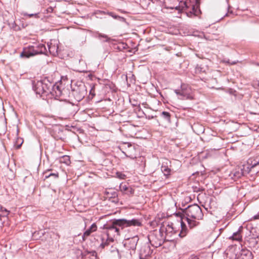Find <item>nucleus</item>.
Returning a JSON list of instances; mask_svg holds the SVG:
<instances>
[{
    "mask_svg": "<svg viewBox=\"0 0 259 259\" xmlns=\"http://www.w3.org/2000/svg\"><path fill=\"white\" fill-rule=\"evenodd\" d=\"M183 215L186 218H191L193 219L199 220L202 219L203 214L200 207L196 204L188 206L184 211Z\"/></svg>",
    "mask_w": 259,
    "mask_h": 259,
    "instance_id": "4",
    "label": "nucleus"
},
{
    "mask_svg": "<svg viewBox=\"0 0 259 259\" xmlns=\"http://www.w3.org/2000/svg\"><path fill=\"white\" fill-rule=\"evenodd\" d=\"M97 229V226L95 223H93L90 227L88 229L83 233L82 238L83 241H85L92 232L96 231Z\"/></svg>",
    "mask_w": 259,
    "mask_h": 259,
    "instance_id": "12",
    "label": "nucleus"
},
{
    "mask_svg": "<svg viewBox=\"0 0 259 259\" xmlns=\"http://www.w3.org/2000/svg\"><path fill=\"white\" fill-rule=\"evenodd\" d=\"M90 94L92 95V98H93L96 95L95 91V87L93 86L91 87V89L90 91Z\"/></svg>",
    "mask_w": 259,
    "mask_h": 259,
    "instance_id": "32",
    "label": "nucleus"
},
{
    "mask_svg": "<svg viewBox=\"0 0 259 259\" xmlns=\"http://www.w3.org/2000/svg\"><path fill=\"white\" fill-rule=\"evenodd\" d=\"M109 200L114 203H117L119 201L118 196H116Z\"/></svg>",
    "mask_w": 259,
    "mask_h": 259,
    "instance_id": "36",
    "label": "nucleus"
},
{
    "mask_svg": "<svg viewBox=\"0 0 259 259\" xmlns=\"http://www.w3.org/2000/svg\"><path fill=\"white\" fill-rule=\"evenodd\" d=\"M72 94L76 101H80L87 95V88L84 83H80L72 89Z\"/></svg>",
    "mask_w": 259,
    "mask_h": 259,
    "instance_id": "5",
    "label": "nucleus"
},
{
    "mask_svg": "<svg viewBox=\"0 0 259 259\" xmlns=\"http://www.w3.org/2000/svg\"><path fill=\"white\" fill-rule=\"evenodd\" d=\"M183 219H185V220L187 222L189 227L192 229L194 227L197 226L199 224V222L197 221L195 219H193L191 218H183Z\"/></svg>",
    "mask_w": 259,
    "mask_h": 259,
    "instance_id": "20",
    "label": "nucleus"
},
{
    "mask_svg": "<svg viewBox=\"0 0 259 259\" xmlns=\"http://www.w3.org/2000/svg\"><path fill=\"white\" fill-rule=\"evenodd\" d=\"M51 169H48L45 171L43 173V175L44 176V179L46 180L51 177H53L54 179H57L59 177L58 173H52L50 172V171H51Z\"/></svg>",
    "mask_w": 259,
    "mask_h": 259,
    "instance_id": "21",
    "label": "nucleus"
},
{
    "mask_svg": "<svg viewBox=\"0 0 259 259\" xmlns=\"http://www.w3.org/2000/svg\"><path fill=\"white\" fill-rule=\"evenodd\" d=\"M117 19L121 22H124L125 21V19L124 18L119 16H118V18Z\"/></svg>",
    "mask_w": 259,
    "mask_h": 259,
    "instance_id": "37",
    "label": "nucleus"
},
{
    "mask_svg": "<svg viewBox=\"0 0 259 259\" xmlns=\"http://www.w3.org/2000/svg\"><path fill=\"white\" fill-rule=\"evenodd\" d=\"M117 225L121 227V230L125 227L131 226H141L142 223L138 219H133L132 220H126L124 219H118L116 221Z\"/></svg>",
    "mask_w": 259,
    "mask_h": 259,
    "instance_id": "6",
    "label": "nucleus"
},
{
    "mask_svg": "<svg viewBox=\"0 0 259 259\" xmlns=\"http://www.w3.org/2000/svg\"><path fill=\"white\" fill-rule=\"evenodd\" d=\"M199 1L200 0H194L193 3L191 1L181 2L179 7H181L182 10H187L186 13L188 17L197 16L200 13Z\"/></svg>",
    "mask_w": 259,
    "mask_h": 259,
    "instance_id": "2",
    "label": "nucleus"
},
{
    "mask_svg": "<svg viewBox=\"0 0 259 259\" xmlns=\"http://www.w3.org/2000/svg\"><path fill=\"white\" fill-rule=\"evenodd\" d=\"M248 163L251 165V168H253L259 164V156L249 159Z\"/></svg>",
    "mask_w": 259,
    "mask_h": 259,
    "instance_id": "24",
    "label": "nucleus"
},
{
    "mask_svg": "<svg viewBox=\"0 0 259 259\" xmlns=\"http://www.w3.org/2000/svg\"><path fill=\"white\" fill-rule=\"evenodd\" d=\"M116 175L117 177L120 179H125L126 177V176L124 174H122L121 172H118L116 173Z\"/></svg>",
    "mask_w": 259,
    "mask_h": 259,
    "instance_id": "33",
    "label": "nucleus"
},
{
    "mask_svg": "<svg viewBox=\"0 0 259 259\" xmlns=\"http://www.w3.org/2000/svg\"><path fill=\"white\" fill-rule=\"evenodd\" d=\"M118 15H115L114 14H113V15L112 16V17H113L115 19H117L118 18Z\"/></svg>",
    "mask_w": 259,
    "mask_h": 259,
    "instance_id": "42",
    "label": "nucleus"
},
{
    "mask_svg": "<svg viewBox=\"0 0 259 259\" xmlns=\"http://www.w3.org/2000/svg\"><path fill=\"white\" fill-rule=\"evenodd\" d=\"M236 64V62H235L231 63V64Z\"/></svg>",
    "mask_w": 259,
    "mask_h": 259,
    "instance_id": "48",
    "label": "nucleus"
},
{
    "mask_svg": "<svg viewBox=\"0 0 259 259\" xmlns=\"http://www.w3.org/2000/svg\"><path fill=\"white\" fill-rule=\"evenodd\" d=\"M105 194L106 196V198H109V199L118 196L117 192L112 189H109L108 190H106L105 192Z\"/></svg>",
    "mask_w": 259,
    "mask_h": 259,
    "instance_id": "22",
    "label": "nucleus"
},
{
    "mask_svg": "<svg viewBox=\"0 0 259 259\" xmlns=\"http://www.w3.org/2000/svg\"><path fill=\"white\" fill-rule=\"evenodd\" d=\"M61 162L64 163L67 165H68L70 163V157L67 155H64L62 156L60 160Z\"/></svg>",
    "mask_w": 259,
    "mask_h": 259,
    "instance_id": "29",
    "label": "nucleus"
},
{
    "mask_svg": "<svg viewBox=\"0 0 259 259\" xmlns=\"http://www.w3.org/2000/svg\"><path fill=\"white\" fill-rule=\"evenodd\" d=\"M48 47L49 52L50 54L54 56L58 55V46H56L55 45H53L52 44H48Z\"/></svg>",
    "mask_w": 259,
    "mask_h": 259,
    "instance_id": "19",
    "label": "nucleus"
},
{
    "mask_svg": "<svg viewBox=\"0 0 259 259\" xmlns=\"http://www.w3.org/2000/svg\"><path fill=\"white\" fill-rule=\"evenodd\" d=\"M181 96L184 97V98H183L182 99H192L191 96L190 94H187L186 92V91L184 89L183 86H182Z\"/></svg>",
    "mask_w": 259,
    "mask_h": 259,
    "instance_id": "28",
    "label": "nucleus"
},
{
    "mask_svg": "<svg viewBox=\"0 0 259 259\" xmlns=\"http://www.w3.org/2000/svg\"><path fill=\"white\" fill-rule=\"evenodd\" d=\"M17 142H18V143H20V144H18V145L16 146H17V148H18H18H19L21 146V145H22V143H23V140H22V139H21V138H17Z\"/></svg>",
    "mask_w": 259,
    "mask_h": 259,
    "instance_id": "35",
    "label": "nucleus"
},
{
    "mask_svg": "<svg viewBox=\"0 0 259 259\" xmlns=\"http://www.w3.org/2000/svg\"><path fill=\"white\" fill-rule=\"evenodd\" d=\"M161 117L168 123L170 122V114L166 111H163L161 114Z\"/></svg>",
    "mask_w": 259,
    "mask_h": 259,
    "instance_id": "27",
    "label": "nucleus"
},
{
    "mask_svg": "<svg viewBox=\"0 0 259 259\" xmlns=\"http://www.w3.org/2000/svg\"><path fill=\"white\" fill-rule=\"evenodd\" d=\"M124 144H125V145H127L128 147H132V144H130V143H124Z\"/></svg>",
    "mask_w": 259,
    "mask_h": 259,
    "instance_id": "44",
    "label": "nucleus"
},
{
    "mask_svg": "<svg viewBox=\"0 0 259 259\" xmlns=\"http://www.w3.org/2000/svg\"><path fill=\"white\" fill-rule=\"evenodd\" d=\"M170 162L166 160L165 162H163L161 167L162 172L164 174V176H168L170 174V169L168 167V163Z\"/></svg>",
    "mask_w": 259,
    "mask_h": 259,
    "instance_id": "16",
    "label": "nucleus"
},
{
    "mask_svg": "<svg viewBox=\"0 0 259 259\" xmlns=\"http://www.w3.org/2000/svg\"><path fill=\"white\" fill-rule=\"evenodd\" d=\"M119 190L123 194L127 195L130 197L133 196L135 192V190L131 186L124 183L120 184Z\"/></svg>",
    "mask_w": 259,
    "mask_h": 259,
    "instance_id": "9",
    "label": "nucleus"
},
{
    "mask_svg": "<svg viewBox=\"0 0 259 259\" xmlns=\"http://www.w3.org/2000/svg\"><path fill=\"white\" fill-rule=\"evenodd\" d=\"M173 228L171 225H167L165 227L164 226L161 227L160 229V232H165L166 235H168L169 233L173 231Z\"/></svg>",
    "mask_w": 259,
    "mask_h": 259,
    "instance_id": "23",
    "label": "nucleus"
},
{
    "mask_svg": "<svg viewBox=\"0 0 259 259\" xmlns=\"http://www.w3.org/2000/svg\"><path fill=\"white\" fill-rule=\"evenodd\" d=\"M48 50L45 45L42 44H35L33 46H29L27 49H25L21 53V56L29 58L38 54L48 55Z\"/></svg>",
    "mask_w": 259,
    "mask_h": 259,
    "instance_id": "3",
    "label": "nucleus"
},
{
    "mask_svg": "<svg viewBox=\"0 0 259 259\" xmlns=\"http://www.w3.org/2000/svg\"><path fill=\"white\" fill-rule=\"evenodd\" d=\"M229 15L228 13H226L225 16H228Z\"/></svg>",
    "mask_w": 259,
    "mask_h": 259,
    "instance_id": "47",
    "label": "nucleus"
},
{
    "mask_svg": "<svg viewBox=\"0 0 259 259\" xmlns=\"http://www.w3.org/2000/svg\"><path fill=\"white\" fill-rule=\"evenodd\" d=\"M175 93L177 95H180L181 96V91H179L178 90H176L175 91Z\"/></svg>",
    "mask_w": 259,
    "mask_h": 259,
    "instance_id": "40",
    "label": "nucleus"
},
{
    "mask_svg": "<svg viewBox=\"0 0 259 259\" xmlns=\"http://www.w3.org/2000/svg\"><path fill=\"white\" fill-rule=\"evenodd\" d=\"M4 209H5V208L0 205V212H2Z\"/></svg>",
    "mask_w": 259,
    "mask_h": 259,
    "instance_id": "43",
    "label": "nucleus"
},
{
    "mask_svg": "<svg viewBox=\"0 0 259 259\" xmlns=\"http://www.w3.org/2000/svg\"><path fill=\"white\" fill-rule=\"evenodd\" d=\"M189 259H199V258L196 255H192L189 257Z\"/></svg>",
    "mask_w": 259,
    "mask_h": 259,
    "instance_id": "38",
    "label": "nucleus"
},
{
    "mask_svg": "<svg viewBox=\"0 0 259 259\" xmlns=\"http://www.w3.org/2000/svg\"><path fill=\"white\" fill-rule=\"evenodd\" d=\"M175 93L177 95H180L181 96V91H179L178 90H176L175 91Z\"/></svg>",
    "mask_w": 259,
    "mask_h": 259,
    "instance_id": "39",
    "label": "nucleus"
},
{
    "mask_svg": "<svg viewBox=\"0 0 259 259\" xmlns=\"http://www.w3.org/2000/svg\"><path fill=\"white\" fill-rule=\"evenodd\" d=\"M0 218L2 217H7L8 216L10 211L8 210L6 208L4 209V210L0 212Z\"/></svg>",
    "mask_w": 259,
    "mask_h": 259,
    "instance_id": "31",
    "label": "nucleus"
},
{
    "mask_svg": "<svg viewBox=\"0 0 259 259\" xmlns=\"http://www.w3.org/2000/svg\"><path fill=\"white\" fill-rule=\"evenodd\" d=\"M231 175H233L235 179H238L241 178L244 175V170L240 167L236 168L231 172Z\"/></svg>",
    "mask_w": 259,
    "mask_h": 259,
    "instance_id": "18",
    "label": "nucleus"
},
{
    "mask_svg": "<svg viewBox=\"0 0 259 259\" xmlns=\"http://www.w3.org/2000/svg\"><path fill=\"white\" fill-rule=\"evenodd\" d=\"M102 235H106V239L108 241L109 243L112 242L114 241V239L112 237H109L110 235H108L107 234H103Z\"/></svg>",
    "mask_w": 259,
    "mask_h": 259,
    "instance_id": "34",
    "label": "nucleus"
},
{
    "mask_svg": "<svg viewBox=\"0 0 259 259\" xmlns=\"http://www.w3.org/2000/svg\"><path fill=\"white\" fill-rule=\"evenodd\" d=\"M243 230V227L240 226L238 231L234 232L233 235L229 237L230 239L236 241H241L242 239V232Z\"/></svg>",
    "mask_w": 259,
    "mask_h": 259,
    "instance_id": "13",
    "label": "nucleus"
},
{
    "mask_svg": "<svg viewBox=\"0 0 259 259\" xmlns=\"http://www.w3.org/2000/svg\"><path fill=\"white\" fill-rule=\"evenodd\" d=\"M39 12L35 13L34 14H28L27 13H24L23 15L25 16H28L29 18L34 17L36 18H38L39 17Z\"/></svg>",
    "mask_w": 259,
    "mask_h": 259,
    "instance_id": "30",
    "label": "nucleus"
},
{
    "mask_svg": "<svg viewBox=\"0 0 259 259\" xmlns=\"http://www.w3.org/2000/svg\"><path fill=\"white\" fill-rule=\"evenodd\" d=\"M151 253V251L150 247L148 246H144L141 248L140 251V259H146L147 257H148Z\"/></svg>",
    "mask_w": 259,
    "mask_h": 259,
    "instance_id": "11",
    "label": "nucleus"
},
{
    "mask_svg": "<svg viewBox=\"0 0 259 259\" xmlns=\"http://www.w3.org/2000/svg\"><path fill=\"white\" fill-rule=\"evenodd\" d=\"M95 253H96V252H94L93 253V255H94V254Z\"/></svg>",
    "mask_w": 259,
    "mask_h": 259,
    "instance_id": "49",
    "label": "nucleus"
},
{
    "mask_svg": "<svg viewBox=\"0 0 259 259\" xmlns=\"http://www.w3.org/2000/svg\"><path fill=\"white\" fill-rule=\"evenodd\" d=\"M61 84L59 82L54 83L46 78L42 80L33 81L32 88L36 94L40 96L51 95L57 99L63 94Z\"/></svg>",
    "mask_w": 259,
    "mask_h": 259,
    "instance_id": "1",
    "label": "nucleus"
},
{
    "mask_svg": "<svg viewBox=\"0 0 259 259\" xmlns=\"http://www.w3.org/2000/svg\"><path fill=\"white\" fill-rule=\"evenodd\" d=\"M107 14L108 15L112 17L114 13L112 12H108Z\"/></svg>",
    "mask_w": 259,
    "mask_h": 259,
    "instance_id": "46",
    "label": "nucleus"
},
{
    "mask_svg": "<svg viewBox=\"0 0 259 259\" xmlns=\"http://www.w3.org/2000/svg\"><path fill=\"white\" fill-rule=\"evenodd\" d=\"M185 218V215H183L181 217V220L182 221L181 222V231L179 233V236L181 237H185L187 234V228L186 226L185 223L184 222V221H186L185 219H183L182 218Z\"/></svg>",
    "mask_w": 259,
    "mask_h": 259,
    "instance_id": "17",
    "label": "nucleus"
},
{
    "mask_svg": "<svg viewBox=\"0 0 259 259\" xmlns=\"http://www.w3.org/2000/svg\"><path fill=\"white\" fill-rule=\"evenodd\" d=\"M116 221L117 220H115L111 224L105 226V228L107 230L106 234L108 235L112 234L114 236H115V234L117 235H119L121 227L117 225Z\"/></svg>",
    "mask_w": 259,
    "mask_h": 259,
    "instance_id": "7",
    "label": "nucleus"
},
{
    "mask_svg": "<svg viewBox=\"0 0 259 259\" xmlns=\"http://www.w3.org/2000/svg\"><path fill=\"white\" fill-rule=\"evenodd\" d=\"M107 14L108 15L112 17L114 13L112 12H108Z\"/></svg>",
    "mask_w": 259,
    "mask_h": 259,
    "instance_id": "45",
    "label": "nucleus"
},
{
    "mask_svg": "<svg viewBox=\"0 0 259 259\" xmlns=\"http://www.w3.org/2000/svg\"><path fill=\"white\" fill-rule=\"evenodd\" d=\"M74 105L70 102H63L60 105V111L67 115L72 114L74 112Z\"/></svg>",
    "mask_w": 259,
    "mask_h": 259,
    "instance_id": "8",
    "label": "nucleus"
},
{
    "mask_svg": "<svg viewBox=\"0 0 259 259\" xmlns=\"http://www.w3.org/2000/svg\"><path fill=\"white\" fill-rule=\"evenodd\" d=\"M139 240L138 236H135L128 239L125 243V246L128 249L135 250L136 248L137 244Z\"/></svg>",
    "mask_w": 259,
    "mask_h": 259,
    "instance_id": "10",
    "label": "nucleus"
},
{
    "mask_svg": "<svg viewBox=\"0 0 259 259\" xmlns=\"http://www.w3.org/2000/svg\"><path fill=\"white\" fill-rule=\"evenodd\" d=\"M253 218L254 220L259 219V214L254 215Z\"/></svg>",
    "mask_w": 259,
    "mask_h": 259,
    "instance_id": "41",
    "label": "nucleus"
},
{
    "mask_svg": "<svg viewBox=\"0 0 259 259\" xmlns=\"http://www.w3.org/2000/svg\"><path fill=\"white\" fill-rule=\"evenodd\" d=\"M106 235H101L100 237V239L101 241V243L100 245V246L102 248H104L105 246L109 245V243L108 241L106 239Z\"/></svg>",
    "mask_w": 259,
    "mask_h": 259,
    "instance_id": "25",
    "label": "nucleus"
},
{
    "mask_svg": "<svg viewBox=\"0 0 259 259\" xmlns=\"http://www.w3.org/2000/svg\"><path fill=\"white\" fill-rule=\"evenodd\" d=\"M97 37L101 40H102L103 42H108L110 40V38L107 35L101 33H98L97 34Z\"/></svg>",
    "mask_w": 259,
    "mask_h": 259,
    "instance_id": "26",
    "label": "nucleus"
},
{
    "mask_svg": "<svg viewBox=\"0 0 259 259\" xmlns=\"http://www.w3.org/2000/svg\"><path fill=\"white\" fill-rule=\"evenodd\" d=\"M155 236L154 235H151L149 237V240L150 242L152 245L155 246V247H157L160 246L162 244V240H158L157 241L155 240Z\"/></svg>",
    "mask_w": 259,
    "mask_h": 259,
    "instance_id": "15",
    "label": "nucleus"
},
{
    "mask_svg": "<svg viewBox=\"0 0 259 259\" xmlns=\"http://www.w3.org/2000/svg\"><path fill=\"white\" fill-rule=\"evenodd\" d=\"M237 259H252V252L247 249H242L240 256Z\"/></svg>",
    "mask_w": 259,
    "mask_h": 259,
    "instance_id": "14",
    "label": "nucleus"
}]
</instances>
